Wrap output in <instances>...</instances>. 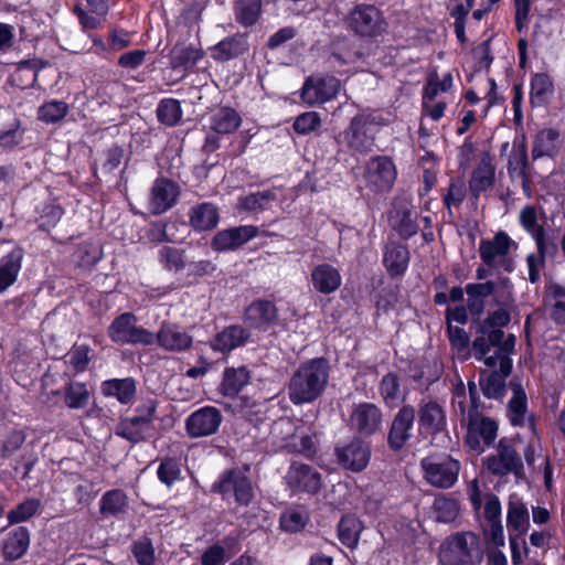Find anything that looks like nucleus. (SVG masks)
I'll return each instance as SVG.
<instances>
[{
	"label": "nucleus",
	"instance_id": "obj_1",
	"mask_svg": "<svg viewBox=\"0 0 565 565\" xmlns=\"http://www.w3.org/2000/svg\"><path fill=\"white\" fill-rule=\"evenodd\" d=\"M510 309L499 307L491 312L480 323L477 337L472 342L473 356L490 369H495L499 364L505 375L512 371L510 356L514 352L516 341L514 334L510 333L505 337L502 330L511 320Z\"/></svg>",
	"mask_w": 565,
	"mask_h": 565
},
{
	"label": "nucleus",
	"instance_id": "obj_2",
	"mask_svg": "<svg viewBox=\"0 0 565 565\" xmlns=\"http://www.w3.org/2000/svg\"><path fill=\"white\" fill-rule=\"evenodd\" d=\"M330 365L324 358H316L299 365L291 375L287 391L295 405L310 404L324 392Z\"/></svg>",
	"mask_w": 565,
	"mask_h": 565
},
{
	"label": "nucleus",
	"instance_id": "obj_3",
	"mask_svg": "<svg viewBox=\"0 0 565 565\" xmlns=\"http://www.w3.org/2000/svg\"><path fill=\"white\" fill-rule=\"evenodd\" d=\"M482 558V543L473 532L451 534L439 546L438 562L441 565H477Z\"/></svg>",
	"mask_w": 565,
	"mask_h": 565
},
{
	"label": "nucleus",
	"instance_id": "obj_4",
	"mask_svg": "<svg viewBox=\"0 0 565 565\" xmlns=\"http://www.w3.org/2000/svg\"><path fill=\"white\" fill-rule=\"evenodd\" d=\"M376 118L372 115L354 116L347 129L338 137V142L354 153H367L374 146Z\"/></svg>",
	"mask_w": 565,
	"mask_h": 565
},
{
	"label": "nucleus",
	"instance_id": "obj_5",
	"mask_svg": "<svg viewBox=\"0 0 565 565\" xmlns=\"http://www.w3.org/2000/svg\"><path fill=\"white\" fill-rule=\"evenodd\" d=\"M108 335L113 342L124 344H154V333L137 326V318L125 312L115 318L108 327Z\"/></svg>",
	"mask_w": 565,
	"mask_h": 565
},
{
	"label": "nucleus",
	"instance_id": "obj_6",
	"mask_svg": "<svg viewBox=\"0 0 565 565\" xmlns=\"http://www.w3.org/2000/svg\"><path fill=\"white\" fill-rule=\"evenodd\" d=\"M484 466L494 476L512 473L516 479L523 477V461L511 439L502 438L495 452L484 459Z\"/></svg>",
	"mask_w": 565,
	"mask_h": 565
},
{
	"label": "nucleus",
	"instance_id": "obj_7",
	"mask_svg": "<svg viewBox=\"0 0 565 565\" xmlns=\"http://www.w3.org/2000/svg\"><path fill=\"white\" fill-rule=\"evenodd\" d=\"M397 178V169L387 156H374L366 162L363 179L367 189L374 193L388 192Z\"/></svg>",
	"mask_w": 565,
	"mask_h": 565
},
{
	"label": "nucleus",
	"instance_id": "obj_8",
	"mask_svg": "<svg viewBox=\"0 0 565 565\" xmlns=\"http://www.w3.org/2000/svg\"><path fill=\"white\" fill-rule=\"evenodd\" d=\"M514 242L504 232L494 235L492 239L481 241L479 253L482 262L491 268L511 273L514 269V260L510 255V248Z\"/></svg>",
	"mask_w": 565,
	"mask_h": 565
},
{
	"label": "nucleus",
	"instance_id": "obj_9",
	"mask_svg": "<svg viewBox=\"0 0 565 565\" xmlns=\"http://www.w3.org/2000/svg\"><path fill=\"white\" fill-rule=\"evenodd\" d=\"M420 466L425 480L430 486L441 489L452 487L460 471L459 461L449 456L424 458Z\"/></svg>",
	"mask_w": 565,
	"mask_h": 565
},
{
	"label": "nucleus",
	"instance_id": "obj_10",
	"mask_svg": "<svg viewBox=\"0 0 565 565\" xmlns=\"http://www.w3.org/2000/svg\"><path fill=\"white\" fill-rule=\"evenodd\" d=\"M347 22L350 30L360 36H377L386 29L382 13L372 4L356 6L350 11Z\"/></svg>",
	"mask_w": 565,
	"mask_h": 565
},
{
	"label": "nucleus",
	"instance_id": "obj_11",
	"mask_svg": "<svg viewBox=\"0 0 565 565\" xmlns=\"http://www.w3.org/2000/svg\"><path fill=\"white\" fill-rule=\"evenodd\" d=\"M211 490L226 497L234 494L237 503L247 505L254 498V489L246 472L241 469H231L223 472L218 480L212 484Z\"/></svg>",
	"mask_w": 565,
	"mask_h": 565
},
{
	"label": "nucleus",
	"instance_id": "obj_12",
	"mask_svg": "<svg viewBox=\"0 0 565 565\" xmlns=\"http://www.w3.org/2000/svg\"><path fill=\"white\" fill-rule=\"evenodd\" d=\"M467 419L466 444L471 450L480 454L495 440L498 424L490 417L473 413L468 414Z\"/></svg>",
	"mask_w": 565,
	"mask_h": 565
},
{
	"label": "nucleus",
	"instance_id": "obj_13",
	"mask_svg": "<svg viewBox=\"0 0 565 565\" xmlns=\"http://www.w3.org/2000/svg\"><path fill=\"white\" fill-rule=\"evenodd\" d=\"M223 420L222 413L214 406H204L185 419V429L190 437L200 438L215 434Z\"/></svg>",
	"mask_w": 565,
	"mask_h": 565
},
{
	"label": "nucleus",
	"instance_id": "obj_14",
	"mask_svg": "<svg viewBox=\"0 0 565 565\" xmlns=\"http://www.w3.org/2000/svg\"><path fill=\"white\" fill-rule=\"evenodd\" d=\"M180 195L179 185L167 179L158 178L150 188L148 207L153 215H160L172 209Z\"/></svg>",
	"mask_w": 565,
	"mask_h": 565
},
{
	"label": "nucleus",
	"instance_id": "obj_15",
	"mask_svg": "<svg viewBox=\"0 0 565 565\" xmlns=\"http://www.w3.org/2000/svg\"><path fill=\"white\" fill-rule=\"evenodd\" d=\"M340 81L334 76H311L306 79L301 98L309 105L326 103L338 94Z\"/></svg>",
	"mask_w": 565,
	"mask_h": 565
},
{
	"label": "nucleus",
	"instance_id": "obj_16",
	"mask_svg": "<svg viewBox=\"0 0 565 565\" xmlns=\"http://www.w3.org/2000/svg\"><path fill=\"white\" fill-rule=\"evenodd\" d=\"M154 343L166 351L180 353L192 347L193 338L181 326L163 321L154 333Z\"/></svg>",
	"mask_w": 565,
	"mask_h": 565
},
{
	"label": "nucleus",
	"instance_id": "obj_17",
	"mask_svg": "<svg viewBox=\"0 0 565 565\" xmlns=\"http://www.w3.org/2000/svg\"><path fill=\"white\" fill-rule=\"evenodd\" d=\"M417 413L420 433L437 435L446 429V412L437 401L430 398L422 399Z\"/></svg>",
	"mask_w": 565,
	"mask_h": 565
},
{
	"label": "nucleus",
	"instance_id": "obj_18",
	"mask_svg": "<svg viewBox=\"0 0 565 565\" xmlns=\"http://www.w3.org/2000/svg\"><path fill=\"white\" fill-rule=\"evenodd\" d=\"M415 408L412 405L402 406L394 416L388 431L387 441L392 449L399 450L413 436Z\"/></svg>",
	"mask_w": 565,
	"mask_h": 565
},
{
	"label": "nucleus",
	"instance_id": "obj_19",
	"mask_svg": "<svg viewBox=\"0 0 565 565\" xmlns=\"http://www.w3.org/2000/svg\"><path fill=\"white\" fill-rule=\"evenodd\" d=\"M351 428L363 436L375 434L382 425V412L372 403H360L350 415Z\"/></svg>",
	"mask_w": 565,
	"mask_h": 565
},
{
	"label": "nucleus",
	"instance_id": "obj_20",
	"mask_svg": "<svg viewBox=\"0 0 565 565\" xmlns=\"http://www.w3.org/2000/svg\"><path fill=\"white\" fill-rule=\"evenodd\" d=\"M287 483L295 491H303L315 494L322 487L321 475L312 467L292 462L287 472Z\"/></svg>",
	"mask_w": 565,
	"mask_h": 565
},
{
	"label": "nucleus",
	"instance_id": "obj_21",
	"mask_svg": "<svg viewBox=\"0 0 565 565\" xmlns=\"http://www.w3.org/2000/svg\"><path fill=\"white\" fill-rule=\"evenodd\" d=\"M258 235V228L254 225H241L220 231L212 239V247L217 252L234 250Z\"/></svg>",
	"mask_w": 565,
	"mask_h": 565
},
{
	"label": "nucleus",
	"instance_id": "obj_22",
	"mask_svg": "<svg viewBox=\"0 0 565 565\" xmlns=\"http://www.w3.org/2000/svg\"><path fill=\"white\" fill-rule=\"evenodd\" d=\"M337 457L340 465L352 471H362L370 461V448L361 439L354 438L348 445L338 447Z\"/></svg>",
	"mask_w": 565,
	"mask_h": 565
},
{
	"label": "nucleus",
	"instance_id": "obj_23",
	"mask_svg": "<svg viewBox=\"0 0 565 565\" xmlns=\"http://www.w3.org/2000/svg\"><path fill=\"white\" fill-rule=\"evenodd\" d=\"M245 321L252 328L266 331L278 322L277 308L268 300H256L247 307Z\"/></svg>",
	"mask_w": 565,
	"mask_h": 565
},
{
	"label": "nucleus",
	"instance_id": "obj_24",
	"mask_svg": "<svg viewBox=\"0 0 565 565\" xmlns=\"http://www.w3.org/2000/svg\"><path fill=\"white\" fill-rule=\"evenodd\" d=\"M510 387L513 392V395L508 404V415L510 422L514 426H524L527 422L529 427L532 433L536 435L534 420L531 416L527 415V398L525 391L519 382L511 381Z\"/></svg>",
	"mask_w": 565,
	"mask_h": 565
},
{
	"label": "nucleus",
	"instance_id": "obj_25",
	"mask_svg": "<svg viewBox=\"0 0 565 565\" xmlns=\"http://www.w3.org/2000/svg\"><path fill=\"white\" fill-rule=\"evenodd\" d=\"M507 527L510 539L522 536L530 527V515L526 504L516 494H511L508 501Z\"/></svg>",
	"mask_w": 565,
	"mask_h": 565
},
{
	"label": "nucleus",
	"instance_id": "obj_26",
	"mask_svg": "<svg viewBox=\"0 0 565 565\" xmlns=\"http://www.w3.org/2000/svg\"><path fill=\"white\" fill-rule=\"evenodd\" d=\"M544 303L551 320L565 324V285L554 280L546 282Z\"/></svg>",
	"mask_w": 565,
	"mask_h": 565
},
{
	"label": "nucleus",
	"instance_id": "obj_27",
	"mask_svg": "<svg viewBox=\"0 0 565 565\" xmlns=\"http://www.w3.org/2000/svg\"><path fill=\"white\" fill-rule=\"evenodd\" d=\"M250 334L242 326L234 324L218 332L211 341L210 347L213 351L228 353L234 349L244 345Z\"/></svg>",
	"mask_w": 565,
	"mask_h": 565
},
{
	"label": "nucleus",
	"instance_id": "obj_28",
	"mask_svg": "<svg viewBox=\"0 0 565 565\" xmlns=\"http://www.w3.org/2000/svg\"><path fill=\"white\" fill-rule=\"evenodd\" d=\"M84 29H96L108 12L107 0H79L74 9Z\"/></svg>",
	"mask_w": 565,
	"mask_h": 565
},
{
	"label": "nucleus",
	"instance_id": "obj_29",
	"mask_svg": "<svg viewBox=\"0 0 565 565\" xmlns=\"http://www.w3.org/2000/svg\"><path fill=\"white\" fill-rule=\"evenodd\" d=\"M23 257V249L14 247L9 254L0 258V294L17 281Z\"/></svg>",
	"mask_w": 565,
	"mask_h": 565
},
{
	"label": "nucleus",
	"instance_id": "obj_30",
	"mask_svg": "<svg viewBox=\"0 0 565 565\" xmlns=\"http://www.w3.org/2000/svg\"><path fill=\"white\" fill-rule=\"evenodd\" d=\"M311 281L317 291L328 295L341 286L342 277L335 267L320 264L312 269Z\"/></svg>",
	"mask_w": 565,
	"mask_h": 565
},
{
	"label": "nucleus",
	"instance_id": "obj_31",
	"mask_svg": "<svg viewBox=\"0 0 565 565\" xmlns=\"http://www.w3.org/2000/svg\"><path fill=\"white\" fill-rule=\"evenodd\" d=\"M250 381V373L245 366L226 367L220 384V393L226 397L236 396Z\"/></svg>",
	"mask_w": 565,
	"mask_h": 565
},
{
	"label": "nucleus",
	"instance_id": "obj_32",
	"mask_svg": "<svg viewBox=\"0 0 565 565\" xmlns=\"http://www.w3.org/2000/svg\"><path fill=\"white\" fill-rule=\"evenodd\" d=\"M559 134L555 129L540 130L533 140L532 158L537 160L543 157L553 158L559 149Z\"/></svg>",
	"mask_w": 565,
	"mask_h": 565
},
{
	"label": "nucleus",
	"instance_id": "obj_33",
	"mask_svg": "<svg viewBox=\"0 0 565 565\" xmlns=\"http://www.w3.org/2000/svg\"><path fill=\"white\" fill-rule=\"evenodd\" d=\"M129 509L127 494L120 489L106 491L99 501V512L103 516H124Z\"/></svg>",
	"mask_w": 565,
	"mask_h": 565
},
{
	"label": "nucleus",
	"instance_id": "obj_34",
	"mask_svg": "<svg viewBox=\"0 0 565 565\" xmlns=\"http://www.w3.org/2000/svg\"><path fill=\"white\" fill-rule=\"evenodd\" d=\"M30 545V532L25 526H19L10 532L3 542V556L8 561L21 558Z\"/></svg>",
	"mask_w": 565,
	"mask_h": 565
},
{
	"label": "nucleus",
	"instance_id": "obj_35",
	"mask_svg": "<svg viewBox=\"0 0 565 565\" xmlns=\"http://www.w3.org/2000/svg\"><path fill=\"white\" fill-rule=\"evenodd\" d=\"M210 129L216 134L227 135L234 132L241 125L239 114L231 107H221L210 116Z\"/></svg>",
	"mask_w": 565,
	"mask_h": 565
},
{
	"label": "nucleus",
	"instance_id": "obj_36",
	"mask_svg": "<svg viewBox=\"0 0 565 565\" xmlns=\"http://www.w3.org/2000/svg\"><path fill=\"white\" fill-rule=\"evenodd\" d=\"M494 182V167L489 157H483L473 170L469 188L475 196L492 186Z\"/></svg>",
	"mask_w": 565,
	"mask_h": 565
},
{
	"label": "nucleus",
	"instance_id": "obj_37",
	"mask_svg": "<svg viewBox=\"0 0 565 565\" xmlns=\"http://www.w3.org/2000/svg\"><path fill=\"white\" fill-rule=\"evenodd\" d=\"M554 92L551 77L545 73H536L531 78L530 102L533 107H541L548 103Z\"/></svg>",
	"mask_w": 565,
	"mask_h": 565
},
{
	"label": "nucleus",
	"instance_id": "obj_38",
	"mask_svg": "<svg viewBox=\"0 0 565 565\" xmlns=\"http://www.w3.org/2000/svg\"><path fill=\"white\" fill-rule=\"evenodd\" d=\"M104 395L116 397L120 403H129L136 394V383L131 377L107 380L102 385Z\"/></svg>",
	"mask_w": 565,
	"mask_h": 565
},
{
	"label": "nucleus",
	"instance_id": "obj_39",
	"mask_svg": "<svg viewBox=\"0 0 565 565\" xmlns=\"http://www.w3.org/2000/svg\"><path fill=\"white\" fill-rule=\"evenodd\" d=\"M218 222L217 209L211 203H202L192 207L190 224L198 231L214 228Z\"/></svg>",
	"mask_w": 565,
	"mask_h": 565
},
{
	"label": "nucleus",
	"instance_id": "obj_40",
	"mask_svg": "<svg viewBox=\"0 0 565 565\" xmlns=\"http://www.w3.org/2000/svg\"><path fill=\"white\" fill-rule=\"evenodd\" d=\"M150 426L136 416L120 420L116 427V435L131 443H139L146 439Z\"/></svg>",
	"mask_w": 565,
	"mask_h": 565
},
{
	"label": "nucleus",
	"instance_id": "obj_41",
	"mask_svg": "<svg viewBox=\"0 0 565 565\" xmlns=\"http://www.w3.org/2000/svg\"><path fill=\"white\" fill-rule=\"evenodd\" d=\"M409 253L405 246L390 244L385 247L384 264L391 275H401L407 268Z\"/></svg>",
	"mask_w": 565,
	"mask_h": 565
},
{
	"label": "nucleus",
	"instance_id": "obj_42",
	"mask_svg": "<svg viewBox=\"0 0 565 565\" xmlns=\"http://www.w3.org/2000/svg\"><path fill=\"white\" fill-rule=\"evenodd\" d=\"M521 226L532 236L536 247L542 248L545 239V230L543 225L537 223L536 209L533 205H525L519 215Z\"/></svg>",
	"mask_w": 565,
	"mask_h": 565
},
{
	"label": "nucleus",
	"instance_id": "obj_43",
	"mask_svg": "<svg viewBox=\"0 0 565 565\" xmlns=\"http://www.w3.org/2000/svg\"><path fill=\"white\" fill-rule=\"evenodd\" d=\"M202 57L203 52L193 45H175L170 53V64L173 68L189 70Z\"/></svg>",
	"mask_w": 565,
	"mask_h": 565
},
{
	"label": "nucleus",
	"instance_id": "obj_44",
	"mask_svg": "<svg viewBox=\"0 0 565 565\" xmlns=\"http://www.w3.org/2000/svg\"><path fill=\"white\" fill-rule=\"evenodd\" d=\"M247 49L246 40L242 35L227 38L213 49V56L220 61H227L242 55Z\"/></svg>",
	"mask_w": 565,
	"mask_h": 565
},
{
	"label": "nucleus",
	"instance_id": "obj_45",
	"mask_svg": "<svg viewBox=\"0 0 565 565\" xmlns=\"http://www.w3.org/2000/svg\"><path fill=\"white\" fill-rule=\"evenodd\" d=\"M362 524L353 515L343 516L338 525V536L342 544L353 550L356 547L360 534L362 532Z\"/></svg>",
	"mask_w": 565,
	"mask_h": 565
},
{
	"label": "nucleus",
	"instance_id": "obj_46",
	"mask_svg": "<svg viewBox=\"0 0 565 565\" xmlns=\"http://www.w3.org/2000/svg\"><path fill=\"white\" fill-rule=\"evenodd\" d=\"M90 392L85 383L70 382L64 387V403L71 409H81L88 405Z\"/></svg>",
	"mask_w": 565,
	"mask_h": 565
},
{
	"label": "nucleus",
	"instance_id": "obj_47",
	"mask_svg": "<svg viewBox=\"0 0 565 565\" xmlns=\"http://www.w3.org/2000/svg\"><path fill=\"white\" fill-rule=\"evenodd\" d=\"M235 18L244 26L255 24L262 13V0H236Z\"/></svg>",
	"mask_w": 565,
	"mask_h": 565
},
{
	"label": "nucleus",
	"instance_id": "obj_48",
	"mask_svg": "<svg viewBox=\"0 0 565 565\" xmlns=\"http://www.w3.org/2000/svg\"><path fill=\"white\" fill-rule=\"evenodd\" d=\"M500 367V365H497ZM510 375L503 374L502 370L493 371L480 381L482 393L488 398L501 399L505 393V379Z\"/></svg>",
	"mask_w": 565,
	"mask_h": 565
},
{
	"label": "nucleus",
	"instance_id": "obj_49",
	"mask_svg": "<svg viewBox=\"0 0 565 565\" xmlns=\"http://www.w3.org/2000/svg\"><path fill=\"white\" fill-rule=\"evenodd\" d=\"M436 520L443 523H449L456 520L459 514V502L447 495H439L435 499L433 504Z\"/></svg>",
	"mask_w": 565,
	"mask_h": 565
},
{
	"label": "nucleus",
	"instance_id": "obj_50",
	"mask_svg": "<svg viewBox=\"0 0 565 565\" xmlns=\"http://www.w3.org/2000/svg\"><path fill=\"white\" fill-rule=\"evenodd\" d=\"M157 117L166 126L173 127L178 125L182 118L180 103L173 98L162 99L157 107Z\"/></svg>",
	"mask_w": 565,
	"mask_h": 565
},
{
	"label": "nucleus",
	"instance_id": "obj_51",
	"mask_svg": "<svg viewBox=\"0 0 565 565\" xmlns=\"http://www.w3.org/2000/svg\"><path fill=\"white\" fill-rule=\"evenodd\" d=\"M39 226L46 231L54 227L63 215V209L54 201L44 202L36 207Z\"/></svg>",
	"mask_w": 565,
	"mask_h": 565
},
{
	"label": "nucleus",
	"instance_id": "obj_52",
	"mask_svg": "<svg viewBox=\"0 0 565 565\" xmlns=\"http://www.w3.org/2000/svg\"><path fill=\"white\" fill-rule=\"evenodd\" d=\"M309 518L305 510L292 508L280 515V527L290 533H296L305 527Z\"/></svg>",
	"mask_w": 565,
	"mask_h": 565
},
{
	"label": "nucleus",
	"instance_id": "obj_53",
	"mask_svg": "<svg viewBox=\"0 0 565 565\" xmlns=\"http://www.w3.org/2000/svg\"><path fill=\"white\" fill-rule=\"evenodd\" d=\"M67 111L68 105L66 103L62 100H51L39 108L38 116L41 121L54 124L62 120Z\"/></svg>",
	"mask_w": 565,
	"mask_h": 565
},
{
	"label": "nucleus",
	"instance_id": "obj_54",
	"mask_svg": "<svg viewBox=\"0 0 565 565\" xmlns=\"http://www.w3.org/2000/svg\"><path fill=\"white\" fill-rule=\"evenodd\" d=\"M41 507L39 499H26L8 513L9 524L28 521L35 515Z\"/></svg>",
	"mask_w": 565,
	"mask_h": 565
},
{
	"label": "nucleus",
	"instance_id": "obj_55",
	"mask_svg": "<svg viewBox=\"0 0 565 565\" xmlns=\"http://www.w3.org/2000/svg\"><path fill=\"white\" fill-rule=\"evenodd\" d=\"M536 253H531L526 256L527 274L531 284H537L541 279V270L545 266V255L547 252V244L543 242L542 248L536 247Z\"/></svg>",
	"mask_w": 565,
	"mask_h": 565
},
{
	"label": "nucleus",
	"instance_id": "obj_56",
	"mask_svg": "<svg viewBox=\"0 0 565 565\" xmlns=\"http://www.w3.org/2000/svg\"><path fill=\"white\" fill-rule=\"evenodd\" d=\"M157 477L160 482L166 484L168 488H171L178 480L181 479L180 465L173 458L162 459L157 469Z\"/></svg>",
	"mask_w": 565,
	"mask_h": 565
},
{
	"label": "nucleus",
	"instance_id": "obj_57",
	"mask_svg": "<svg viewBox=\"0 0 565 565\" xmlns=\"http://www.w3.org/2000/svg\"><path fill=\"white\" fill-rule=\"evenodd\" d=\"M380 392L387 405H395L401 398V385L398 376L394 373H388L383 376Z\"/></svg>",
	"mask_w": 565,
	"mask_h": 565
},
{
	"label": "nucleus",
	"instance_id": "obj_58",
	"mask_svg": "<svg viewBox=\"0 0 565 565\" xmlns=\"http://www.w3.org/2000/svg\"><path fill=\"white\" fill-rule=\"evenodd\" d=\"M493 300L498 307L512 308L514 303L513 285L507 277L494 282Z\"/></svg>",
	"mask_w": 565,
	"mask_h": 565
},
{
	"label": "nucleus",
	"instance_id": "obj_59",
	"mask_svg": "<svg viewBox=\"0 0 565 565\" xmlns=\"http://www.w3.org/2000/svg\"><path fill=\"white\" fill-rule=\"evenodd\" d=\"M321 126V118L317 111H307L296 117L292 128L298 135H308L318 130Z\"/></svg>",
	"mask_w": 565,
	"mask_h": 565
},
{
	"label": "nucleus",
	"instance_id": "obj_60",
	"mask_svg": "<svg viewBox=\"0 0 565 565\" xmlns=\"http://www.w3.org/2000/svg\"><path fill=\"white\" fill-rule=\"evenodd\" d=\"M131 551L139 565H153L154 548L150 539L141 537L134 542Z\"/></svg>",
	"mask_w": 565,
	"mask_h": 565
},
{
	"label": "nucleus",
	"instance_id": "obj_61",
	"mask_svg": "<svg viewBox=\"0 0 565 565\" xmlns=\"http://www.w3.org/2000/svg\"><path fill=\"white\" fill-rule=\"evenodd\" d=\"M271 200L273 195L269 192H257L242 198L239 205L243 210L259 212L266 210Z\"/></svg>",
	"mask_w": 565,
	"mask_h": 565
},
{
	"label": "nucleus",
	"instance_id": "obj_62",
	"mask_svg": "<svg viewBox=\"0 0 565 565\" xmlns=\"http://www.w3.org/2000/svg\"><path fill=\"white\" fill-rule=\"evenodd\" d=\"M466 198V185L460 179L451 180L448 186V191L444 196V204L451 214L452 206H459Z\"/></svg>",
	"mask_w": 565,
	"mask_h": 565
},
{
	"label": "nucleus",
	"instance_id": "obj_63",
	"mask_svg": "<svg viewBox=\"0 0 565 565\" xmlns=\"http://www.w3.org/2000/svg\"><path fill=\"white\" fill-rule=\"evenodd\" d=\"M159 258L168 270L179 271L184 267L183 255L180 249L164 246L159 252Z\"/></svg>",
	"mask_w": 565,
	"mask_h": 565
},
{
	"label": "nucleus",
	"instance_id": "obj_64",
	"mask_svg": "<svg viewBox=\"0 0 565 565\" xmlns=\"http://www.w3.org/2000/svg\"><path fill=\"white\" fill-rule=\"evenodd\" d=\"M396 217L398 218V221L395 224V227L401 236H403L404 238H408L417 233L418 225L415 221V216L412 211H397Z\"/></svg>",
	"mask_w": 565,
	"mask_h": 565
}]
</instances>
